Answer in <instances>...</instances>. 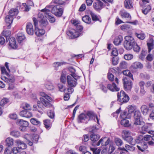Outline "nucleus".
Listing matches in <instances>:
<instances>
[{
  "label": "nucleus",
  "instance_id": "nucleus-1",
  "mask_svg": "<svg viewBox=\"0 0 154 154\" xmlns=\"http://www.w3.org/2000/svg\"><path fill=\"white\" fill-rule=\"evenodd\" d=\"M40 95L47 100H45L43 98H40V100H38L37 101L38 106L39 108H40L42 110H43L45 109L44 106L47 108L50 107L52 106V104L50 103L53 100L51 97L43 92H41Z\"/></svg>",
  "mask_w": 154,
  "mask_h": 154
},
{
  "label": "nucleus",
  "instance_id": "nucleus-2",
  "mask_svg": "<svg viewBox=\"0 0 154 154\" xmlns=\"http://www.w3.org/2000/svg\"><path fill=\"white\" fill-rule=\"evenodd\" d=\"M70 71H72L71 75H68L67 76V81L68 87H75L77 85V80L79 79L80 77L77 75L74 72L75 70L71 68Z\"/></svg>",
  "mask_w": 154,
  "mask_h": 154
},
{
  "label": "nucleus",
  "instance_id": "nucleus-3",
  "mask_svg": "<svg viewBox=\"0 0 154 154\" xmlns=\"http://www.w3.org/2000/svg\"><path fill=\"white\" fill-rule=\"evenodd\" d=\"M73 24H74L76 30L74 29H71L67 32V34L72 38H76L79 36V32L82 31L83 28L81 25L77 23L75 21L73 23Z\"/></svg>",
  "mask_w": 154,
  "mask_h": 154
},
{
  "label": "nucleus",
  "instance_id": "nucleus-4",
  "mask_svg": "<svg viewBox=\"0 0 154 154\" xmlns=\"http://www.w3.org/2000/svg\"><path fill=\"white\" fill-rule=\"evenodd\" d=\"M125 39L124 44V47L127 50H131L136 44L134 38L132 36L128 35L125 36Z\"/></svg>",
  "mask_w": 154,
  "mask_h": 154
},
{
  "label": "nucleus",
  "instance_id": "nucleus-5",
  "mask_svg": "<svg viewBox=\"0 0 154 154\" xmlns=\"http://www.w3.org/2000/svg\"><path fill=\"white\" fill-rule=\"evenodd\" d=\"M117 95L118 101L122 103H126L129 99L128 95L122 91H121L120 92H118Z\"/></svg>",
  "mask_w": 154,
  "mask_h": 154
},
{
  "label": "nucleus",
  "instance_id": "nucleus-6",
  "mask_svg": "<svg viewBox=\"0 0 154 154\" xmlns=\"http://www.w3.org/2000/svg\"><path fill=\"white\" fill-rule=\"evenodd\" d=\"M63 11V9L58 5L54 6L51 10V12L57 17L61 16Z\"/></svg>",
  "mask_w": 154,
  "mask_h": 154
},
{
  "label": "nucleus",
  "instance_id": "nucleus-7",
  "mask_svg": "<svg viewBox=\"0 0 154 154\" xmlns=\"http://www.w3.org/2000/svg\"><path fill=\"white\" fill-rule=\"evenodd\" d=\"M122 136L124 140L131 143L132 140H133V137L131 136V132L128 130H123L122 133Z\"/></svg>",
  "mask_w": 154,
  "mask_h": 154
},
{
  "label": "nucleus",
  "instance_id": "nucleus-8",
  "mask_svg": "<svg viewBox=\"0 0 154 154\" xmlns=\"http://www.w3.org/2000/svg\"><path fill=\"white\" fill-rule=\"evenodd\" d=\"M33 21L35 27V33L36 35L38 36H40L43 35L45 32V30L43 29H40L36 27L38 24V21L36 18H33Z\"/></svg>",
  "mask_w": 154,
  "mask_h": 154
},
{
  "label": "nucleus",
  "instance_id": "nucleus-9",
  "mask_svg": "<svg viewBox=\"0 0 154 154\" xmlns=\"http://www.w3.org/2000/svg\"><path fill=\"white\" fill-rule=\"evenodd\" d=\"M141 117V114L139 111L136 110L134 115V124L135 125H139L142 124V122L140 121V118Z\"/></svg>",
  "mask_w": 154,
  "mask_h": 154
},
{
  "label": "nucleus",
  "instance_id": "nucleus-10",
  "mask_svg": "<svg viewBox=\"0 0 154 154\" xmlns=\"http://www.w3.org/2000/svg\"><path fill=\"white\" fill-rule=\"evenodd\" d=\"M124 87L126 90H129L131 88L132 82L128 77H125L123 79Z\"/></svg>",
  "mask_w": 154,
  "mask_h": 154
},
{
  "label": "nucleus",
  "instance_id": "nucleus-11",
  "mask_svg": "<svg viewBox=\"0 0 154 154\" xmlns=\"http://www.w3.org/2000/svg\"><path fill=\"white\" fill-rule=\"evenodd\" d=\"M17 122H18L19 124L20 130L23 131H25L26 130V128L29 125L28 122L23 119H17Z\"/></svg>",
  "mask_w": 154,
  "mask_h": 154
},
{
  "label": "nucleus",
  "instance_id": "nucleus-12",
  "mask_svg": "<svg viewBox=\"0 0 154 154\" xmlns=\"http://www.w3.org/2000/svg\"><path fill=\"white\" fill-rule=\"evenodd\" d=\"M28 137H30L32 138V140L34 143H37L38 140V136L37 135H34L33 137H31V136L29 134H27L25 136L24 138L26 139L27 140V143L29 146H32L33 145V142L30 141L29 138Z\"/></svg>",
  "mask_w": 154,
  "mask_h": 154
},
{
  "label": "nucleus",
  "instance_id": "nucleus-13",
  "mask_svg": "<svg viewBox=\"0 0 154 154\" xmlns=\"http://www.w3.org/2000/svg\"><path fill=\"white\" fill-rule=\"evenodd\" d=\"M110 140L109 138L106 137L102 138L97 142L96 145L97 146H99L101 143L102 145L103 146H106L108 145L110 142Z\"/></svg>",
  "mask_w": 154,
  "mask_h": 154
},
{
  "label": "nucleus",
  "instance_id": "nucleus-14",
  "mask_svg": "<svg viewBox=\"0 0 154 154\" xmlns=\"http://www.w3.org/2000/svg\"><path fill=\"white\" fill-rule=\"evenodd\" d=\"M2 79L8 83H13L15 82V79L14 76L9 75L8 74L6 76H2Z\"/></svg>",
  "mask_w": 154,
  "mask_h": 154
},
{
  "label": "nucleus",
  "instance_id": "nucleus-15",
  "mask_svg": "<svg viewBox=\"0 0 154 154\" xmlns=\"http://www.w3.org/2000/svg\"><path fill=\"white\" fill-rule=\"evenodd\" d=\"M97 2H94L93 4L94 8L97 11L100 10L103 8V3L100 0H97Z\"/></svg>",
  "mask_w": 154,
  "mask_h": 154
},
{
  "label": "nucleus",
  "instance_id": "nucleus-16",
  "mask_svg": "<svg viewBox=\"0 0 154 154\" xmlns=\"http://www.w3.org/2000/svg\"><path fill=\"white\" fill-rule=\"evenodd\" d=\"M100 136L99 135L97 134H92L90 136L91 140L93 142L92 145L93 146H97L96 144L97 142L96 143L100 138Z\"/></svg>",
  "mask_w": 154,
  "mask_h": 154
},
{
  "label": "nucleus",
  "instance_id": "nucleus-17",
  "mask_svg": "<svg viewBox=\"0 0 154 154\" xmlns=\"http://www.w3.org/2000/svg\"><path fill=\"white\" fill-rule=\"evenodd\" d=\"M137 146L138 149L142 152L144 151L148 148L147 144L145 142H142L138 144Z\"/></svg>",
  "mask_w": 154,
  "mask_h": 154
},
{
  "label": "nucleus",
  "instance_id": "nucleus-18",
  "mask_svg": "<svg viewBox=\"0 0 154 154\" xmlns=\"http://www.w3.org/2000/svg\"><path fill=\"white\" fill-rule=\"evenodd\" d=\"M27 33L29 35H32L34 33V29L32 24L30 23H28L26 26Z\"/></svg>",
  "mask_w": 154,
  "mask_h": 154
},
{
  "label": "nucleus",
  "instance_id": "nucleus-19",
  "mask_svg": "<svg viewBox=\"0 0 154 154\" xmlns=\"http://www.w3.org/2000/svg\"><path fill=\"white\" fill-rule=\"evenodd\" d=\"M20 115L22 117L29 118L32 116V113L28 110H22L20 112Z\"/></svg>",
  "mask_w": 154,
  "mask_h": 154
},
{
  "label": "nucleus",
  "instance_id": "nucleus-20",
  "mask_svg": "<svg viewBox=\"0 0 154 154\" xmlns=\"http://www.w3.org/2000/svg\"><path fill=\"white\" fill-rule=\"evenodd\" d=\"M86 115L87 116V119H88V117H89V119H88V120L95 119V118H96L97 120V123L98 124H99V120L98 119L97 117L94 112H88Z\"/></svg>",
  "mask_w": 154,
  "mask_h": 154
},
{
  "label": "nucleus",
  "instance_id": "nucleus-21",
  "mask_svg": "<svg viewBox=\"0 0 154 154\" xmlns=\"http://www.w3.org/2000/svg\"><path fill=\"white\" fill-rule=\"evenodd\" d=\"M15 143L17 144L19 149H24L26 148L27 146L25 143L19 140H16Z\"/></svg>",
  "mask_w": 154,
  "mask_h": 154
},
{
  "label": "nucleus",
  "instance_id": "nucleus-22",
  "mask_svg": "<svg viewBox=\"0 0 154 154\" xmlns=\"http://www.w3.org/2000/svg\"><path fill=\"white\" fill-rule=\"evenodd\" d=\"M107 88L112 91H117L119 90V88L117 87L116 85L114 82L112 84H108L107 86Z\"/></svg>",
  "mask_w": 154,
  "mask_h": 154
},
{
  "label": "nucleus",
  "instance_id": "nucleus-23",
  "mask_svg": "<svg viewBox=\"0 0 154 154\" xmlns=\"http://www.w3.org/2000/svg\"><path fill=\"white\" fill-rule=\"evenodd\" d=\"M9 45L12 48L16 49L17 47L15 39L13 37H11L9 40Z\"/></svg>",
  "mask_w": 154,
  "mask_h": 154
},
{
  "label": "nucleus",
  "instance_id": "nucleus-24",
  "mask_svg": "<svg viewBox=\"0 0 154 154\" xmlns=\"http://www.w3.org/2000/svg\"><path fill=\"white\" fill-rule=\"evenodd\" d=\"M143 137L142 136L140 135L137 137L134 141L133 140H132L131 144L134 145L137 143L138 144L140 143L141 142H143Z\"/></svg>",
  "mask_w": 154,
  "mask_h": 154
},
{
  "label": "nucleus",
  "instance_id": "nucleus-25",
  "mask_svg": "<svg viewBox=\"0 0 154 154\" xmlns=\"http://www.w3.org/2000/svg\"><path fill=\"white\" fill-rule=\"evenodd\" d=\"M125 7L127 9L133 8V2L132 0H125L124 2Z\"/></svg>",
  "mask_w": 154,
  "mask_h": 154
},
{
  "label": "nucleus",
  "instance_id": "nucleus-26",
  "mask_svg": "<svg viewBox=\"0 0 154 154\" xmlns=\"http://www.w3.org/2000/svg\"><path fill=\"white\" fill-rule=\"evenodd\" d=\"M141 112L144 115L146 116L148 114L149 109V107L146 105H143L140 107Z\"/></svg>",
  "mask_w": 154,
  "mask_h": 154
},
{
  "label": "nucleus",
  "instance_id": "nucleus-27",
  "mask_svg": "<svg viewBox=\"0 0 154 154\" xmlns=\"http://www.w3.org/2000/svg\"><path fill=\"white\" fill-rule=\"evenodd\" d=\"M120 14L122 18H127L128 20H131V19L130 14L124 10H122L120 11Z\"/></svg>",
  "mask_w": 154,
  "mask_h": 154
},
{
  "label": "nucleus",
  "instance_id": "nucleus-28",
  "mask_svg": "<svg viewBox=\"0 0 154 154\" xmlns=\"http://www.w3.org/2000/svg\"><path fill=\"white\" fill-rule=\"evenodd\" d=\"M143 67V64L139 62H136L133 63L131 66V68L134 69H141Z\"/></svg>",
  "mask_w": 154,
  "mask_h": 154
},
{
  "label": "nucleus",
  "instance_id": "nucleus-29",
  "mask_svg": "<svg viewBox=\"0 0 154 154\" xmlns=\"http://www.w3.org/2000/svg\"><path fill=\"white\" fill-rule=\"evenodd\" d=\"M54 6L52 5H48L45 8L41 10V11L44 13V15L48 14H49L51 12V10L52 9V8Z\"/></svg>",
  "mask_w": 154,
  "mask_h": 154
},
{
  "label": "nucleus",
  "instance_id": "nucleus-30",
  "mask_svg": "<svg viewBox=\"0 0 154 154\" xmlns=\"http://www.w3.org/2000/svg\"><path fill=\"white\" fill-rule=\"evenodd\" d=\"M25 37L23 33L20 32H19L17 35V38L18 42L21 43L25 39Z\"/></svg>",
  "mask_w": 154,
  "mask_h": 154
},
{
  "label": "nucleus",
  "instance_id": "nucleus-31",
  "mask_svg": "<svg viewBox=\"0 0 154 154\" xmlns=\"http://www.w3.org/2000/svg\"><path fill=\"white\" fill-rule=\"evenodd\" d=\"M18 11L17 9H11L9 12V15L10 16L14 17L16 16L18 14Z\"/></svg>",
  "mask_w": 154,
  "mask_h": 154
},
{
  "label": "nucleus",
  "instance_id": "nucleus-32",
  "mask_svg": "<svg viewBox=\"0 0 154 154\" xmlns=\"http://www.w3.org/2000/svg\"><path fill=\"white\" fill-rule=\"evenodd\" d=\"M154 40L153 38H151L147 42V45L148 48L149 52H150L151 50L153 49L154 45Z\"/></svg>",
  "mask_w": 154,
  "mask_h": 154
},
{
  "label": "nucleus",
  "instance_id": "nucleus-33",
  "mask_svg": "<svg viewBox=\"0 0 154 154\" xmlns=\"http://www.w3.org/2000/svg\"><path fill=\"white\" fill-rule=\"evenodd\" d=\"M122 40L123 38L122 36L121 35H119V36L115 38L113 42L115 45H118L120 44L122 41Z\"/></svg>",
  "mask_w": 154,
  "mask_h": 154
},
{
  "label": "nucleus",
  "instance_id": "nucleus-34",
  "mask_svg": "<svg viewBox=\"0 0 154 154\" xmlns=\"http://www.w3.org/2000/svg\"><path fill=\"white\" fill-rule=\"evenodd\" d=\"M131 115L127 113L126 111H124L122 112L120 114V117L123 119L127 118L129 119L131 118Z\"/></svg>",
  "mask_w": 154,
  "mask_h": 154
},
{
  "label": "nucleus",
  "instance_id": "nucleus-35",
  "mask_svg": "<svg viewBox=\"0 0 154 154\" xmlns=\"http://www.w3.org/2000/svg\"><path fill=\"white\" fill-rule=\"evenodd\" d=\"M149 130V127L147 125H145L142 127L140 132L141 133L144 134L147 132H148Z\"/></svg>",
  "mask_w": 154,
  "mask_h": 154
},
{
  "label": "nucleus",
  "instance_id": "nucleus-36",
  "mask_svg": "<svg viewBox=\"0 0 154 154\" xmlns=\"http://www.w3.org/2000/svg\"><path fill=\"white\" fill-rule=\"evenodd\" d=\"M87 119V116L86 114L82 113L79 116L78 121L79 122H82Z\"/></svg>",
  "mask_w": 154,
  "mask_h": 154
},
{
  "label": "nucleus",
  "instance_id": "nucleus-37",
  "mask_svg": "<svg viewBox=\"0 0 154 154\" xmlns=\"http://www.w3.org/2000/svg\"><path fill=\"white\" fill-rule=\"evenodd\" d=\"M30 121L31 123L34 125L40 126L41 125V122L36 119L32 118L31 119Z\"/></svg>",
  "mask_w": 154,
  "mask_h": 154
},
{
  "label": "nucleus",
  "instance_id": "nucleus-38",
  "mask_svg": "<svg viewBox=\"0 0 154 154\" xmlns=\"http://www.w3.org/2000/svg\"><path fill=\"white\" fill-rule=\"evenodd\" d=\"M123 73L124 75L127 76V77H128V78H131L132 80H134L133 75L131 73L130 70H125L123 71Z\"/></svg>",
  "mask_w": 154,
  "mask_h": 154
},
{
  "label": "nucleus",
  "instance_id": "nucleus-39",
  "mask_svg": "<svg viewBox=\"0 0 154 154\" xmlns=\"http://www.w3.org/2000/svg\"><path fill=\"white\" fill-rule=\"evenodd\" d=\"M125 148L124 147L122 148V150L127 151L126 149L131 151H133L135 149L134 147L128 144H126L125 145Z\"/></svg>",
  "mask_w": 154,
  "mask_h": 154
},
{
  "label": "nucleus",
  "instance_id": "nucleus-40",
  "mask_svg": "<svg viewBox=\"0 0 154 154\" xmlns=\"http://www.w3.org/2000/svg\"><path fill=\"white\" fill-rule=\"evenodd\" d=\"M121 124L122 125L125 127H129L130 125L129 121L125 119H123L121 120Z\"/></svg>",
  "mask_w": 154,
  "mask_h": 154
},
{
  "label": "nucleus",
  "instance_id": "nucleus-41",
  "mask_svg": "<svg viewBox=\"0 0 154 154\" xmlns=\"http://www.w3.org/2000/svg\"><path fill=\"white\" fill-rule=\"evenodd\" d=\"M51 14L49 13L45 14V17L48 19L49 21L51 23H52L55 21V18L53 16H51Z\"/></svg>",
  "mask_w": 154,
  "mask_h": 154
},
{
  "label": "nucleus",
  "instance_id": "nucleus-42",
  "mask_svg": "<svg viewBox=\"0 0 154 154\" xmlns=\"http://www.w3.org/2000/svg\"><path fill=\"white\" fill-rule=\"evenodd\" d=\"M13 139L11 137H8L6 140L7 145L8 146H10L13 144Z\"/></svg>",
  "mask_w": 154,
  "mask_h": 154
},
{
  "label": "nucleus",
  "instance_id": "nucleus-43",
  "mask_svg": "<svg viewBox=\"0 0 154 154\" xmlns=\"http://www.w3.org/2000/svg\"><path fill=\"white\" fill-rule=\"evenodd\" d=\"M135 35L139 39L141 40H143L145 37V34L143 33H138L137 32L135 33Z\"/></svg>",
  "mask_w": 154,
  "mask_h": 154
},
{
  "label": "nucleus",
  "instance_id": "nucleus-44",
  "mask_svg": "<svg viewBox=\"0 0 154 154\" xmlns=\"http://www.w3.org/2000/svg\"><path fill=\"white\" fill-rule=\"evenodd\" d=\"M40 26L42 28L45 27L48 24V22L47 20L45 19H42L40 21Z\"/></svg>",
  "mask_w": 154,
  "mask_h": 154
},
{
  "label": "nucleus",
  "instance_id": "nucleus-45",
  "mask_svg": "<svg viewBox=\"0 0 154 154\" xmlns=\"http://www.w3.org/2000/svg\"><path fill=\"white\" fill-rule=\"evenodd\" d=\"M13 20V17L9 15L5 17V21L7 23L11 24Z\"/></svg>",
  "mask_w": 154,
  "mask_h": 154
},
{
  "label": "nucleus",
  "instance_id": "nucleus-46",
  "mask_svg": "<svg viewBox=\"0 0 154 154\" xmlns=\"http://www.w3.org/2000/svg\"><path fill=\"white\" fill-rule=\"evenodd\" d=\"M82 20L85 23L89 24L91 21V19L88 16H85L82 18Z\"/></svg>",
  "mask_w": 154,
  "mask_h": 154
},
{
  "label": "nucleus",
  "instance_id": "nucleus-47",
  "mask_svg": "<svg viewBox=\"0 0 154 154\" xmlns=\"http://www.w3.org/2000/svg\"><path fill=\"white\" fill-rule=\"evenodd\" d=\"M115 142L116 145L119 146H121L123 144L122 140L119 138H116L115 139Z\"/></svg>",
  "mask_w": 154,
  "mask_h": 154
},
{
  "label": "nucleus",
  "instance_id": "nucleus-48",
  "mask_svg": "<svg viewBox=\"0 0 154 154\" xmlns=\"http://www.w3.org/2000/svg\"><path fill=\"white\" fill-rule=\"evenodd\" d=\"M2 35L5 37H8L10 36L11 35V32L9 30L4 29L2 33Z\"/></svg>",
  "mask_w": 154,
  "mask_h": 154
},
{
  "label": "nucleus",
  "instance_id": "nucleus-49",
  "mask_svg": "<svg viewBox=\"0 0 154 154\" xmlns=\"http://www.w3.org/2000/svg\"><path fill=\"white\" fill-rule=\"evenodd\" d=\"M45 87L47 89L49 90H53L54 88V87L52 84L49 82L46 83Z\"/></svg>",
  "mask_w": 154,
  "mask_h": 154
},
{
  "label": "nucleus",
  "instance_id": "nucleus-50",
  "mask_svg": "<svg viewBox=\"0 0 154 154\" xmlns=\"http://www.w3.org/2000/svg\"><path fill=\"white\" fill-rule=\"evenodd\" d=\"M121 29L122 30L126 31L128 30L129 29H130L131 27L130 25L125 24L121 26Z\"/></svg>",
  "mask_w": 154,
  "mask_h": 154
},
{
  "label": "nucleus",
  "instance_id": "nucleus-51",
  "mask_svg": "<svg viewBox=\"0 0 154 154\" xmlns=\"http://www.w3.org/2000/svg\"><path fill=\"white\" fill-rule=\"evenodd\" d=\"M45 127L47 129H48L50 127L51 123L49 119H46L44 121Z\"/></svg>",
  "mask_w": 154,
  "mask_h": 154
},
{
  "label": "nucleus",
  "instance_id": "nucleus-52",
  "mask_svg": "<svg viewBox=\"0 0 154 154\" xmlns=\"http://www.w3.org/2000/svg\"><path fill=\"white\" fill-rule=\"evenodd\" d=\"M151 8L150 6L148 5L144 10H142V13L145 15L146 14L151 10Z\"/></svg>",
  "mask_w": 154,
  "mask_h": 154
},
{
  "label": "nucleus",
  "instance_id": "nucleus-53",
  "mask_svg": "<svg viewBox=\"0 0 154 154\" xmlns=\"http://www.w3.org/2000/svg\"><path fill=\"white\" fill-rule=\"evenodd\" d=\"M23 108L25 109V110H29L31 109V106L29 104L26 103L23 104Z\"/></svg>",
  "mask_w": 154,
  "mask_h": 154
},
{
  "label": "nucleus",
  "instance_id": "nucleus-54",
  "mask_svg": "<svg viewBox=\"0 0 154 154\" xmlns=\"http://www.w3.org/2000/svg\"><path fill=\"white\" fill-rule=\"evenodd\" d=\"M58 87L60 91L61 92L66 91L65 87L64 85L62 84H59L58 85Z\"/></svg>",
  "mask_w": 154,
  "mask_h": 154
},
{
  "label": "nucleus",
  "instance_id": "nucleus-55",
  "mask_svg": "<svg viewBox=\"0 0 154 154\" xmlns=\"http://www.w3.org/2000/svg\"><path fill=\"white\" fill-rule=\"evenodd\" d=\"M9 99L7 98H4L0 101V105L3 106L9 102Z\"/></svg>",
  "mask_w": 154,
  "mask_h": 154
},
{
  "label": "nucleus",
  "instance_id": "nucleus-56",
  "mask_svg": "<svg viewBox=\"0 0 154 154\" xmlns=\"http://www.w3.org/2000/svg\"><path fill=\"white\" fill-rule=\"evenodd\" d=\"M90 149L93 151V154H99L101 151L100 149H97V148L90 147Z\"/></svg>",
  "mask_w": 154,
  "mask_h": 154
},
{
  "label": "nucleus",
  "instance_id": "nucleus-57",
  "mask_svg": "<svg viewBox=\"0 0 154 154\" xmlns=\"http://www.w3.org/2000/svg\"><path fill=\"white\" fill-rule=\"evenodd\" d=\"M48 116L51 119H53L55 115L54 111L53 110H50L47 112Z\"/></svg>",
  "mask_w": 154,
  "mask_h": 154
},
{
  "label": "nucleus",
  "instance_id": "nucleus-58",
  "mask_svg": "<svg viewBox=\"0 0 154 154\" xmlns=\"http://www.w3.org/2000/svg\"><path fill=\"white\" fill-rule=\"evenodd\" d=\"M11 134L13 137H17L20 136V133L18 131H13L11 132Z\"/></svg>",
  "mask_w": 154,
  "mask_h": 154
},
{
  "label": "nucleus",
  "instance_id": "nucleus-59",
  "mask_svg": "<svg viewBox=\"0 0 154 154\" xmlns=\"http://www.w3.org/2000/svg\"><path fill=\"white\" fill-rule=\"evenodd\" d=\"M133 57V55L130 54H125L124 56L125 59L127 60H130L132 59Z\"/></svg>",
  "mask_w": 154,
  "mask_h": 154
},
{
  "label": "nucleus",
  "instance_id": "nucleus-60",
  "mask_svg": "<svg viewBox=\"0 0 154 154\" xmlns=\"http://www.w3.org/2000/svg\"><path fill=\"white\" fill-rule=\"evenodd\" d=\"M90 14L92 17V20L94 21H97L99 19L97 16L92 12H91Z\"/></svg>",
  "mask_w": 154,
  "mask_h": 154
},
{
  "label": "nucleus",
  "instance_id": "nucleus-61",
  "mask_svg": "<svg viewBox=\"0 0 154 154\" xmlns=\"http://www.w3.org/2000/svg\"><path fill=\"white\" fill-rule=\"evenodd\" d=\"M119 66L121 69H126L127 67V64L125 61H122L120 63Z\"/></svg>",
  "mask_w": 154,
  "mask_h": 154
},
{
  "label": "nucleus",
  "instance_id": "nucleus-62",
  "mask_svg": "<svg viewBox=\"0 0 154 154\" xmlns=\"http://www.w3.org/2000/svg\"><path fill=\"white\" fill-rule=\"evenodd\" d=\"M147 52L143 50H142L141 51V53L139 56V58L142 60H143L145 56L146 55Z\"/></svg>",
  "mask_w": 154,
  "mask_h": 154
},
{
  "label": "nucleus",
  "instance_id": "nucleus-63",
  "mask_svg": "<svg viewBox=\"0 0 154 154\" xmlns=\"http://www.w3.org/2000/svg\"><path fill=\"white\" fill-rule=\"evenodd\" d=\"M64 63V62H55L53 63V66L55 67H58L63 65Z\"/></svg>",
  "mask_w": 154,
  "mask_h": 154
},
{
  "label": "nucleus",
  "instance_id": "nucleus-64",
  "mask_svg": "<svg viewBox=\"0 0 154 154\" xmlns=\"http://www.w3.org/2000/svg\"><path fill=\"white\" fill-rule=\"evenodd\" d=\"M112 55L116 56L118 54V52L116 48H114L112 49V51L111 53Z\"/></svg>",
  "mask_w": 154,
  "mask_h": 154
}]
</instances>
